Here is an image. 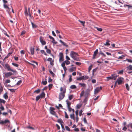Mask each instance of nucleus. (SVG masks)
<instances>
[{
	"instance_id": "obj_42",
	"label": "nucleus",
	"mask_w": 132,
	"mask_h": 132,
	"mask_svg": "<svg viewBox=\"0 0 132 132\" xmlns=\"http://www.w3.org/2000/svg\"><path fill=\"white\" fill-rule=\"evenodd\" d=\"M124 6L125 7L126 6H127L128 7V8L129 9H130V7H132V6L129 5H127V4L125 5H124Z\"/></svg>"
},
{
	"instance_id": "obj_14",
	"label": "nucleus",
	"mask_w": 132,
	"mask_h": 132,
	"mask_svg": "<svg viewBox=\"0 0 132 132\" xmlns=\"http://www.w3.org/2000/svg\"><path fill=\"white\" fill-rule=\"evenodd\" d=\"M76 67H72L70 68L69 69V71L70 72H72L76 70Z\"/></svg>"
},
{
	"instance_id": "obj_26",
	"label": "nucleus",
	"mask_w": 132,
	"mask_h": 132,
	"mask_svg": "<svg viewBox=\"0 0 132 132\" xmlns=\"http://www.w3.org/2000/svg\"><path fill=\"white\" fill-rule=\"evenodd\" d=\"M57 122L60 123V124H61L63 123V120L60 118L58 120Z\"/></svg>"
},
{
	"instance_id": "obj_52",
	"label": "nucleus",
	"mask_w": 132,
	"mask_h": 132,
	"mask_svg": "<svg viewBox=\"0 0 132 132\" xmlns=\"http://www.w3.org/2000/svg\"><path fill=\"white\" fill-rule=\"evenodd\" d=\"M81 106V105L80 104H77L76 106V108L78 109H79Z\"/></svg>"
},
{
	"instance_id": "obj_44",
	"label": "nucleus",
	"mask_w": 132,
	"mask_h": 132,
	"mask_svg": "<svg viewBox=\"0 0 132 132\" xmlns=\"http://www.w3.org/2000/svg\"><path fill=\"white\" fill-rule=\"evenodd\" d=\"M9 89L12 92L14 93L15 92L16 89Z\"/></svg>"
},
{
	"instance_id": "obj_56",
	"label": "nucleus",
	"mask_w": 132,
	"mask_h": 132,
	"mask_svg": "<svg viewBox=\"0 0 132 132\" xmlns=\"http://www.w3.org/2000/svg\"><path fill=\"white\" fill-rule=\"evenodd\" d=\"M26 33V31L24 30L22 31L21 33V35H24Z\"/></svg>"
},
{
	"instance_id": "obj_55",
	"label": "nucleus",
	"mask_w": 132,
	"mask_h": 132,
	"mask_svg": "<svg viewBox=\"0 0 132 132\" xmlns=\"http://www.w3.org/2000/svg\"><path fill=\"white\" fill-rule=\"evenodd\" d=\"M53 86V84H50L48 85V87L49 88V90L51 89Z\"/></svg>"
},
{
	"instance_id": "obj_61",
	"label": "nucleus",
	"mask_w": 132,
	"mask_h": 132,
	"mask_svg": "<svg viewBox=\"0 0 132 132\" xmlns=\"http://www.w3.org/2000/svg\"><path fill=\"white\" fill-rule=\"evenodd\" d=\"M10 80L9 79L6 80L5 81V83H10Z\"/></svg>"
},
{
	"instance_id": "obj_3",
	"label": "nucleus",
	"mask_w": 132,
	"mask_h": 132,
	"mask_svg": "<svg viewBox=\"0 0 132 132\" xmlns=\"http://www.w3.org/2000/svg\"><path fill=\"white\" fill-rule=\"evenodd\" d=\"M3 2L4 3L3 4V6L4 8L6 9V11L9 13H11L10 10L11 8H9L7 5L6 4V3L7 2V1L6 0H3Z\"/></svg>"
},
{
	"instance_id": "obj_4",
	"label": "nucleus",
	"mask_w": 132,
	"mask_h": 132,
	"mask_svg": "<svg viewBox=\"0 0 132 132\" xmlns=\"http://www.w3.org/2000/svg\"><path fill=\"white\" fill-rule=\"evenodd\" d=\"M65 90L63 91V92L60 93L59 96V101L63 99L65 96Z\"/></svg>"
},
{
	"instance_id": "obj_48",
	"label": "nucleus",
	"mask_w": 132,
	"mask_h": 132,
	"mask_svg": "<svg viewBox=\"0 0 132 132\" xmlns=\"http://www.w3.org/2000/svg\"><path fill=\"white\" fill-rule=\"evenodd\" d=\"M12 64L14 66H15V67H18L19 66V65L18 64H16V63H12Z\"/></svg>"
},
{
	"instance_id": "obj_31",
	"label": "nucleus",
	"mask_w": 132,
	"mask_h": 132,
	"mask_svg": "<svg viewBox=\"0 0 132 132\" xmlns=\"http://www.w3.org/2000/svg\"><path fill=\"white\" fill-rule=\"evenodd\" d=\"M0 106V109H1V110L3 111L4 110V108L3 106L2 105V104H1Z\"/></svg>"
},
{
	"instance_id": "obj_29",
	"label": "nucleus",
	"mask_w": 132,
	"mask_h": 132,
	"mask_svg": "<svg viewBox=\"0 0 132 132\" xmlns=\"http://www.w3.org/2000/svg\"><path fill=\"white\" fill-rule=\"evenodd\" d=\"M24 14L26 16H28V12L27 9L26 8L25 9V11L24 12Z\"/></svg>"
},
{
	"instance_id": "obj_45",
	"label": "nucleus",
	"mask_w": 132,
	"mask_h": 132,
	"mask_svg": "<svg viewBox=\"0 0 132 132\" xmlns=\"http://www.w3.org/2000/svg\"><path fill=\"white\" fill-rule=\"evenodd\" d=\"M84 91H82L81 93L80 94V97H81L84 95Z\"/></svg>"
},
{
	"instance_id": "obj_49",
	"label": "nucleus",
	"mask_w": 132,
	"mask_h": 132,
	"mask_svg": "<svg viewBox=\"0 0 132 132\" xmlns=\"http://www.w3.org/2000/svg\"><path fill=\"white\" fill-rule=\"evenodd\" d=\"M79 118L78 116H76L75 120H76V122H77L78 121Z\"/></svg>"
},
{
	"instance_id": "obj_57",
	"label": "nucleus",
	"mask_w": 132,
	"mask_h": 132,
	"mask_svg": "<svg viewBox=\"0 0 132 132\" xmlns=\"http://www.w3.org/2000/svg\"><path fill=\"white\" fill-rule=\"evenodd\" d=\"M75 64L78 65H80L81 64V63L78 62H75Z\"/></svg>"
},
{
	"instance_id": "obj_50",
	"label": "nucleus",
	"mask_w": 132,
	"mask_h": 132,
	"mask_svg": "<svg viewBox=\"0 0 132 132\" xmlns=\"http://www.w3.org/2000/svg\"><path fill=\"white\" fill-rule=\"evenodd\" d=\"M40 89H38L35 91L34 93H39L40 91Z\"/></svg>"
},
{
	"instance_id": "obj_5",
	"label": "nucleus",
	"mask_w": 132,
	"mask_h": 132,
	"mask_svg": "<svg viewBox=\"0 0 132 132\" xmlns=\"http://www.w3.org/2000/svg\"><path fill=\"white\" fill-rule=\"evenodd\" d=\"M39 40L42 44V45H46V43L45 41L44 40V39L43 37L40 36L39 37Z\"/></svg>"
},
{
	"instance_id": "obj_62",
	"label": "nucleus",
	"mask_w": 132,
	"mask_h": 132,
	"mask_svg": "<svg viewBox=\"0 0 132 132\" xmlns=\"http://www.w3.org/2000/svg\"><path fill=\"white\" fill-rule=\"evenodd\" d=\"M52 80L51 79L50 77H49L48 79V81L49 82H51L52 81Z\"/></svg>"
},
{
	"instance_id": "obj_25",
	"label": "nucleus",
	"mask_w": 132,
	"mask_h": 132,
	"mask_svg": "<svg viewBox=\"0 0 132 132\" xmlns=\"http://www.w3.org/2000/svg\"><path fill=\"white\" fill-rule=\"evenodd\" d=\"M31 62L32 63H30V64L33 65H34V63H35L37 65L38 64V63L34 61H31Z\"/></svg>"
},
{
	"instance_id": "obj_34",
	"label": "nucleus",
	"mask_w": 132,
	"mask_h": 132,
	"mask_svg": "<svg viewBox=\"0 0 132 132\" xmlns=\"http://www.w3.org/2000/svg\"><path fill=\"white\" fill-rule=\"evenodd\" d=\"M28 13H29L28 15L29 16L30 18H31V14H30V8H28Z\"/></svg>"
},
{
	"instance_id": "obj_27",
	"label": "nucleus",
	"mask_w": 132,
	"mask_h": 132,
	"mask_svg": "<svg viewBox=\"0 0 132 132\" xmlns=\"http://www.w3.org/2000/svg\"><path fill=\"white\" fill-rule=\"evenodd\" d=\"M49 71L50 73L52 75V77H54L55 74L51 70H50Z\"/></svg>"
},
{
	"instance_id": "obj_17",
	"label": "nucleus",
	"mask_w": 132,
	"mask_h": 132,
	"mask_svg": "<svg viewBox=\"0 0 132 132\" xmlns=\"http://www.w3.org/2000/svg\"><path fill=\"white\" fill-rule=\"evenodd\" d=\"M70 117L71 119H73L74 121H75V115L74 113L71 114L70 115Z\"/></svg>"
},
{
	"instance_id": "obj_51",
	"label": "nucleus",
	"mask_w": 132,
	"mask_h": 132,
	"mask_svg": "<svg viewBox=\"0 0 132 132\" xmlns=\"http://www.w3.org/2000/svg\"><path fill=\"white\" fill-rule=\"evenodd\" d=\"M97 68H96L93 70L92 75H94V73L97 70Z\"/></svg>"
},
{
	"instance_id": "obj_46",
	"label": "nucleus",
	"mask_w": 132,
	"mask_h": 132,
	"mask_svg": "<svg viewBox=\"0 0 132 132\" xmlns=\"http://www.w3.org/2000/svg\"><path fill=\"white\" fill-rule=\"evenodd\" d=\"M96 29L98 31H102V29L101 28H98L97 27H96Z\"/></svg>"
},
{
	"instance_id": "obj_18",
	"label": "nucleus",
	"mask_w": 132,
	"mask_h": 132,
	"mask_svg": "<svg viewBox=\"0 0 132 132\" xmlns=\"http://www.w3.org/2000/svg\"><path fill=\"white\" fill-rule=\"evenodd\" d=\"M79 84L82 87H85L86 86V84L84 83H79Z\"/></svg>"
},
{
	"instance_id": "obj_40",
	"label": "nucleus",
	"mask_w": 132,
	"mask_h": 132,
	"mask_svg": "<svg viewBox=\"0 0 132 132\" xmlns=\"http://www.w3.org/2000/svg\"><path fill=\"white\" fill-rule=\"evenodd\" d=\"M73 95H69V98L70 100H71L72 98H73Z\"/></svg>"
},
{
	"instance_id": "obj_54",
	"label": "nucleus",
	"mask_w": 132,
	"mask_h": 132,
	"mask_svg": "<svg viewBox=\"0 0 132 132\" xmlns=\"http://www.w3.org/2000/svg\"><path fill=\"white\" fill-rule=\"evenodd\" d=\"M46 51L47 53H48L50 54L51 53V50L48 49H47Z\"/></svg>"
},
{
	"instance_id": "obj_23",
	"label": "nucleus",
	"mask_w": 132,
	"mask_h": 132,
	"mask_svg": "<svg viewBox=\"0 0 132 132\" xmlns=\"http://www.w3.org/2000/svg\"><path fill=\"white\" fill-rule=\"evenodd\" d=\"M76 86L75 85H72L70 87V88L72 89H76Z\"/></svg>"
},
{
	"instance_id": "obj_1",
	"label": "nucleus",
	"mask_w": 132,
	"mask_h": 132,
	"mask_svg": "<svg viewBox=\"0 0 132 132\" xmlns=\"http://www.w3.org/2000/svg\"><path fill=\"white\" fill-rule=\"evenodd\" d=\"M0 63L5 68H6L8 71H12L14 73H16V71L15 70L11 68L10 66L7 63H6L4 65V63L2 61H0Z\"/></svg>"
},
{
	"instance_id": "obj_15",
	"label": "nucleus",
	"mask_w": 132,
	"mask_h": 132,
	"mask_svg": "<svg viewBox=\"0 0 132 132\" xmlns=\"http://www.w3.org/2000/svg\"><path fill=\"white\" fill-rule=\"evenodd\" d=\"M31 23L33 28H35L38 27V26L36 24L33 23L32 22H31Z\"/></svg>"
},
{
	"instance_id": "obj_28",
	"label": "nucleus",
	"mask_w": 132,
	"mask_h": 132,
	"mask_svg": "<svg viewBox=\"0 0 132 132\" xmlns=\"http://www.w3.org/2000/svg\"><path fill=\"white\" fill-rule=\"evenodd\" d=\"M128 69L129 70H132V66L131 65H130L127 67Z\"/></svg>"
},
{
	"instance_id": "obj_19",
	"label": "nucleus",
	"mask_w": 132,
	"mask_h": 132,
	"mask_svg": "<svg viewBox=\"0 0 132 132\" xmlns=\"http://www.w3.org/2000/svg\"><path fill=\"white\" fill-rule=\"evenodd\" d=\"M7 94V93H6L3 95V97L6 99H7L8 98Z\"/></svg>"
},
{
	"instance_id": "obj_16",
	"label": "nucleus",
	"mask_w": 132,
	"mask_h": 132,
	"mask_svg": "<svg viewBox=\"0 0 132 132\" xmlns=\"http://www.w3.org/2000/svg\"><path fill=\"white\" fill-rule=\"evenodd\" d=\"M40 97L41 98H44L45 96V94L44 92H43L42 93L39 95Z\"/></svg>"
},
{
	"instance_id": "obj_41",
	"label": "nucleus",
	"mask_w": 132,
	"mask_h": 132,
	"mask_svg": "<svg viewBox=\"0 0 132 132\" xmlns=\"http://www.w3.org/2000/svg\"><path fill=\"white\" fill-rule=\"evenodd\" d=\"M88 92L85 93L84 95V96L85 98H87L88 96Z\"/></svg>"
},
{
	"instance_id": "obj_6",
	"label": "nucleus",
	"mask_w": 132,
	"mask_h": 132,
	"mask_svg": "<svg viewBox=\"0 0 132 132\" xmlns=\"http://www.w3.org/2000/svg\"><path fill=\"white\" fill-rule=\"evenodd\" d=\"M59 61L60 62L64 60L63 55V53L60 52L59 54Z\"/></svg>"
},
{
	"instance_id": "obj_24",
	"label": "nucleus",
	"mask_w": 132,
	"mask_h": 132,
	"mask_svg": "<svg viewBox=\"0 0 132 132\" xmlns=\"http://www.w3.org/2000/svg\"><path fill=\"white\" fill-rule=\"evenodd\" d=\"M52 39V42L53 43V44H57V42L55 41V40L54 38H53V39Z\"/></svg>"
},
{
	"instance_id": "obj_53",
	"label": "nucleus",
	"mask_w": 132,
	"mask_h": 132,
	"mask_svg": "<svg viewBox=\"0 0 132 132\" xmlns=\"http://www.w3.org/2000/svg\"><path fill=\"white\" fill-rule=\"evenodd\" d=\"M83 120L84 122L85 123H87V121L86 119V118L85 117L84 118Z\"/></svg>"
},
{
	"instance_id": "obj_8",
	"label": "nucleus",
	"mask_w": 132,
	"mask_h": 132,
	"mask_svg": "<svg viewBox=\"0 0 132 132\" xmlns=\"http://www.w3.org/2000/svg\"><path fill=\"white\" fill-rule=\"evenodd\" d=\"M102 89V87L101 86L96 88L94 90V94H96L98 93L100 90Z\"/></svg>"
},
{
	"instance_id": "obj_32",
	"label": "nucleus",
	"mask_w": 132,
	"mask_h": 132,
	"mask_svg": "<svg viewBox=\"0 0 132 132\" xmlns=\"http://www.w3.org/2000/svg\"><path fill=\"white\" fill-rule=\"evenodd\" d=\"M41 52L43 54H44L45 55H47V54L45 52V51H44V50H42L41 51Z\"/></svg>"
},
{
	"instance_id": "obj_12",
	"label": "nucleus",
	"mask_w": 132,
	"mask_h": 132,
	"mask_svg": "<svg viewBox=\"0 0 132 132\" xmlns=\"http://www.w3.org/2000/svg\"><path fill=\"white\" fill-rule=\"evenodd\" d=\"M98 50L96 49L94 52V53L93 56V59H94L95 58L96 56L97 55L98 53Z\"/></svg>"
},
{
	"instance_id": "obj_10",
	"label": "nucleus",
	"mask_w": 132,
	"mask_h": 132,
	"mask_svg": "<svg viewBox=\"0 0 132 132\" xmlns=\"http://www.w3.org/2000/svg\"><path fill=\"white\" fill-rule=\"evenodd\" d=\"M117 77V76L115 75H112L111 76L108 77L107 78L109 79L108 80L110 79H113L115 80L116 79Z\"/></svg>"
},
{
	"instance_id": "obj_21",
	"label": "nucleus",
	"mask_w": 132,
	"mask_h": 132,
	"mask_svg": "<svg viewBox=\"0 0 132 132\" xmlns=\"http://www.w3.org/2000/svg\"><path fill=\"white\" fill-rule=\"evenodd\" d=\"M66 102L67 103V107H70V105L71 104V103L68 101V100H66Z\"/></svg>"
},
{
	"instance_id": "obj_9",
	"label": "nucleus",
	"mask_w": 132,
	"mask_h": 132,
	"mask_svg": "<svg viewBox=\"0 0 132 132\" xmlns=\"http://www.w3.org/2000/svg\"><path fill=\"white\" fill-rule=\"evenodd\" d=\"M50 112L51 114L53 115H55L56 112L54 111L55 110V109L51 107L50 108Z\"/></svg>"
},
{
	"instance_id": "obj_13",
	"label": "nucleus",
	"mask_w": 132,
	"mask_h": 132,
	"mask_svg": "<svg viewBox=\"0 0 132 132\" xmlns=\"http://www.w3.org/2000/svg\"><path fill=\"white\" fill-rule=\"evenodd\" d=\"M34 47H31L30 48V51L31 55H33L34 54Z\"/></svg>"
},
{
	"instance_id": "obj_20",
	"label": "nucleus",
	"mask_w": 132,
	"mask_h": 132,
	"mask_svg": "<svg viewBox=\"0 0 132 132\" xmlns=\"http://www.w3.org/2000/svg\"><path fill=\"white\" fill-rule=\"evenodd\" d=\"M110 42V41L109 40H106V42L105 44H104V45L107 46H109L110 45V44L109 43Z\"/></svg>"
},
{
	"instance_id": "obj_63",
	"label": "nucleus",
	"mask_w": 132,
	"mask_h": 132,
	"mask_svg": "<svg viewBox=\"0 0 132 132\" xmlns=\"http://www.w3.org/2000/svg\"><path fill=\"white\" fill-rule=\"evenodd\" d=\"M82 80V78L80 77L77 78V80Z\"/></svg>"
},
{
	"instance_id": "obj_43",
	"label": "nucleus",
	"mask_w": 132,
	"mask_h": 132,
	"mask_svg": "<svg viewBox=\"0 0 132 132\" xmlns=\"http://www.w3.org/2000/svg\"><path fill=\"white\" fill-rule=\"evenodd\" d=\"M65 128L66 129V130L68 131H70V129L69 128V127L67 126H65Z\"/></svg>"
},
{
	"instance_id": "obj_2",
	"label": "nucleus",
	"mask_w": 132,
	"mask_h": 132,
	"mask_svg": "<svg viewBox=\"0 0 132 132\" xmlns=\"http://www.w3.org/2000/svg\"><path fill=\"white\" fill-rule=\"evenodd\" d=\"M70 56L74 60L79 61V57H77V56H79L77 53L73 51H71L70 54Z\"/></svg>"
},
{
	"instance_id": "obj_35",
	"label": "nucleus",
	"mask_w": 132,
	"mask_h": 132,
	"mask_svg": "<svg viewBox=\"0 0 132 132\" xmlns=\"http://www.w3.org/2000/svg\"><path fill=\"white\" fill-rule=\"evenodd\" d=\"M92 67L93 65L92 64L88 68V71L89 72H90V70H91Z\"/></svg>"
},
{
	"instance_id": "obj_33",
	"label": "nucleus",
	"mask_w": 132,
	"mask_h": 132,
	"mask_svg": "<svg viewBox=\"0 0 132 132\" xmlns=\"http://www.w3.org/2000/svg\"><path fill=\"white\" fill-rule=\"evenodd\" d=\"M6 102L3 99L0 98V103H3L4 104H5Z\"/></svg>"
},
{
	"instance_id": "obj_38",
	"label": "nucleus",
	"mask_w": 132,
	"mask_h": 132,
	"mask_svg": "<svg viewBox=\"0 0 132 132\" xmlns=\"http://www.w3.org/2000/svg\"><path fill=\"white\" fill-rule=\"evenodd\" d=\"M40 98H41V97H40V96H39V95H38L36 97V101H38Z\"/></svg>"
},
{
	"instance_id": "obj_22",
	"label": "nucleus",
	"mask_w": 132,
	"mask_h": 132,
	"mask_svg": "<svg viewBox=\"0 0 132 132\" xmlns=\"http://www.w3.org/2000/svg\"><path fill=\"white\" fill-rule=\"evenodd\" d=\"M12 54V53H9L4 58V61L6 59H7V58H8L10 56V55H11Z\"/></svg>"
},
{
	"instance_id": "obj_11",
	"label": "nucleus",
	"mask_w": 132,
	"mask_h": 132,
	"mask_svg": "<svg viewBox=\"0 0 132 132\" xmlns=\"http://www.w3.org/2000/svg\"><path fill=\"white\" fill-rule=\"evenodd\" d=\"M13 74L11 72H7L5 73V76L7 78L8 77L13 75Z\"/></svg>"
},
{
	"instance_id": "obj_39",
	"label": "nucleus",
	"mask_w": 132,
	"mask_h": 132,
	"mask_svg": "<svg viewBox=\"0 0 132 132\" xmlns=\"http://www.w3.org/2000/svg\"><path fill=\"white\" fill-rule=\"evenodd\" d=\"M64 113H65V118H66L68 119L69 118V116H68L67 113L65 111L64 112Z\"/></svg>"
},
{
	"instance_id": "obj_59",
	"label": "nucleus",
	"mask_w": 132,
	"mask_h": 132,
	"mask_svg": "<svg viewBox=\"0 0 132 132\" xmlns=\"http://www.w3.org/2000/svg\"><path fill=\"white\" fill-rule=\"evenodd\" d=\"M128 127H130V128L132 129V123L129 124L127 126Z\"/></svg>"
},
{
	"instance_id": "obj_7",
	"label": "nucleus",
	"mask_w": 132,
	"mask_h": 132,
	"mask_svg": "<svg viewBox=\"0 0 132 132\" xmlns=\"http://www.w3.org/2000/svg\"><path fill=\"white\" fill-rule=\"evenodd\" d=\"M123 81V79L122 77H120L118 78L117 80L118 85H119L122 84Z\"/></svg>"
},
{
	"instance_id": "obj_36",
	"label": "nucleus",
	"mask_w": 132,
	"mask_h": 132,
	"mask_svg": "<svg viewBox=\"0 0 132 132\" xmlns=\"http://www.w3.org/2000/svg\"><path fill=\"white\" fill-rule=\"evenodd\" d=\"M79 22H80L82 24V25L84 27L85 26L84 24H85V21H81L80 20H79Z\"/></svg>"
},
{
	"instance_id": "obj_37",
	"label": "nucleus",
	"mask_w": 132,
	"mask_h": 132,
	"mask_svg": "<svg viewBox=\"0 0 132 132\" xmlns=\"http://www.w3.org/2000/svg\"><path fill=\"white\" fill-rule=\"evenodd\" d=\"M42 84L44 85H45L47 84V81L46 80L45 81H43L42 82Z\"/></svg>"
},
{
	"instance_id": "obj_60",
	"label": "nucleus",
	"mask_w": 132,
	"mask_h": 132,
	"mask_svg": "<svg viewBox=\"0 0 132 132\" xmlns=\"http://www.w3.org/2000/svg\"><path fill=\"white\" fill-rule=\"evenodd\" d=\"M75 113L76 114V116H78V110H77L76 111Z\"/></svg>"
},
{
	"instance_id": "obj_64",
	"label": "nucleus",
	"mask_w": 132,
	"mask_h": 132,
	"mask_svg": "<svg viewBox=\"0 0 132 132\" xmlns=\"http://www.w3.org/2000/svg\"><path fill=\"white\" fill-rule=\"evenodd\" d=\"M126 60L128 61L129 62L132 63V60L131 59H127Z\"/></svg>"
},
{
	"instance_id": "obj_58",
	"label": "nucleus",
	"mask_w": 132,
	"mask_h": 132,
	"mask_svg": "<svg viewBox=\"0 0 132 132\" xmlns=\"http://www.w3.org/2000/svg\"><path fill=\"white\" fill-rule=\"evenodd\" d=\"M22 81L21 80H20L18 81L17 83V84L18 85H19L21 83Z\"/></svg>"
},
{
	"instance_id": "obj_30",
	"label": "nucleus",
	"mask_w": 132,
	"mask_h": 132,
	"mask_svg": "<svg viewBox=\"0 0 132 132\" xmlns=\"http://www.w3.org/2000/svg\"><path fill=\"white\" fill-rule=\"evenodd\" d=\"M59 42L61 43L62 44V45H63L64 46H68V45H66L65 43L63 42L61 40H60Z\"/></svg>"
},
{
	"instance_id": "obj_47",
	"label": "nucleus",
	"mask_w": 132,
	"mask_h": 132,
	"mask_svg": "<svg viewBox=\"0 0 132 132\" xmlns=\"http://www.w3.org/2000/svg\"><path fill=\"white\" fill-rule=\"evenodd\" d=\"M126 87L127 90L128 91L129 90V89L128 84H126Z\"/></svg>"
}]
</instances>
